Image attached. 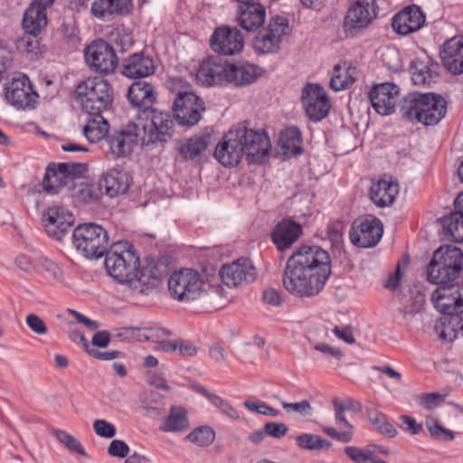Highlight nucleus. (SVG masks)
I'll return each instance as SVG.
<instances>
[{
    "instance_id": "nucleus-12",
    "label": "nucleus",
    "mask_w": 463,
    "mask_h": 463,
    "mask_svg": "<svg viewBox=\"0 0 463 463\" xmlns=\"http://www.w3.org/2000/svg\"><path fill=\"white\" fill-rule=\"evenodd\" d=\"M383 225L375 216L367 214L356 218L349 232L351 242L360 248H373L381 241Z\"/></svg>"
},
{
    "instance_id": "nucleus-7",
    "label": "nucleus",
    "mask_w": 463,
    "mask_h": 463,
    "mask_svg": "<svg viewBox=\"0 0 463 463\" xmlns=\"http://www.w3.org/2000/svg\"><path fill=\"white\" fill-rule=\"evenodd\" d=\"M113 99L110 83L99 78H89L80 82L75 90V99L87 115H99L109 111Z\"/></svg>"
},
{
    "instance_id": "nucleus-60",
    "label": "nucleus",
    "mask_w": 463,
    "mask_h": 463,
    "mask_svg": "<svg viewBox=\"0 0 463 463\" xmlns=\"http://www.w3.org/2000/svg\"><path fill=\"white\" fill-rule=\"evenodd\" d=\"M129 452L128 444L121 439H114L108 448V453L111 457L125 458Z\"/></svg>"
},
{
    "instance_id": "nucleus-58",
    "label": "nucleus",
    "mask_w": 463,
    "mask_h": 463,
    "mask_svg": "<svg viewBox=\"0 0 463 463\" xmlns=\"http://www.w3.org/2000/svg\"><path fill=\"white\" fill-rule=\"evenodd\" d=\"M428 430L432 438L439 440L449 441L454 439V434L451 430L445 429L439 423L428 425Z\"/></svg>"
},
{
    "instance_id": "nucleus-6",
    "label": "nucleus",
    "mask_w": 463,
    "mask_h": 463,
    "mask_svg": "<svg viewBox=\"0 0 463 463\" xmlns=\"http://www.w3.org/2000/svg\"><path fill=\"white\" fill-rule=\"evenodd\" d=\"M463 270V253L457 247L436 250L427 267V279L432 284L455 288V281Z\"/></svg>"
},
{
    "instance_id": "nucleus-50",
    "label": "nucleus",
    "mask_w": 463,
    "mask_h": 463,
    "mask_svg": "<svg viewBox=\"0 0 463 463\" xmlns=\"http://www.w3.org/2000/svg\"><path fill=\"white\" fill-rule=\"evenodd\" d=\"M51 433L57 439V440L60 443L63 444L71 452L78 453L81 456H86V452L83 446L71 434L68 433L65 430L58 429H52L51 430Z\"/></svg>"
},
{
    "instance_id": "nucleus-44",
    "label": "nucleus",
    "mask_w": 463,
    "mask_h": 463,
    "mask_svg": "<svg viewBox=\"0 0 463 463\" xmlns=\"http://www.w3.org/2000/svg\"><path fill=\"white\" fill-rule=\"evenodd\" d=\"M354 71L355 69L345 61L343 64H335L333 68L330 88L334 91H340L350 88L355 81Z\"/></svg>"
},
{
    "instance_id": "nucleus-14",
    "label": "nucleus",
    "mask_w": 463,
    "mask_h": 463,
    "mask_svg": "<svg viewBox=\"0 0 463 463\" xmlns=\"http://www.w3.org/2000/svg\"><path fill=\"white\" fill-rule=\"evenodd\" d=\"M252 44L258 53H276L279 50L282 36L288 33V21L283 16H275L269 20L267 27L257 30Z\"/></svg>"
},
{
    "instance_id": "nucleus-54",
    "label": "nucleus",
    "mask_w": 463,
    "mask_h": 463,
    "mask_svg": "<svg viewBox=\"0 0 463 463\" xmlns=\"http://www.w3.org/2000/svg\"><path fill=\"white\" fill-rule=\"evenodd\" d=\"M365 412L369 421L374 426L376 430L386 420V415L379 411L373 402H368L365 406Z\"/></svg>"
},
{
    "instance_id": "nucleus-56",
    "label": "nucleus",
    "mask_w": 463,
    "mask_h": 463,
    "mask_svg": "<svg viewBox=\"0 0 463 463\" xmlns=\"http://www.w3.org/2000/svg\"><path fill=\"white\" fill-rule=\"evenodd\" d=\"M265 433L275 439H281L284 437L288 429L283 422L269 421L264 425Z\"/></svg>"
},
{
    "instance_id": "nucleus-51",
    "label": "nucleus",
    "mask_w": 463,
    "mask_h": 463,
    "mask_svg": "<svg viewBox=\"0 0 463 463\" xmlns=\"http://www.w3.org/2000/svg\"><path fill=\"white\" fill-rule=\"evenodd\" d=\"M411 71V80L415 85H430L434 81V76L430 72V69L420 62L414 65Z\"/></svg>"
},
{
    "instance_id": "nucleus-49",
    "label": "nucleus",
    "mask_w": 463,
    "mask_h": 463,
    "mask_svg": "<svg viewBox=\"0 0 463 463\" xmlns=\"http://www.w3.org/2000/svg\"><path fill=\"white\" fill-rule=\"evenodd\" d=\"M185 439L199 447H206L214 441L215 432L211 427L201 426L190 432Z\"/></svg>"
},
{
    "instance_id": "nucleus-32",
    "label": "nucleus",
    "mask_w": 463,
    "mask_h": 463,
    "mask_svg": "<svg viewBox=\"0 0 463 463\" xmlns=\"http://www.w3.org/2000/svg\"><path fill=\"white\" fill-rule=\"evenodd\" d=\"M442 63L454 74L463 73V39L453 37L446 41L440 52Z\"/></svg>"
},
{
    "instance_id": "nucleus-26",
    "label": "nucleus",
    "mask_w": 463,
    "mask_h": 463,
    "mask_svg": "<svg viewBox=\"0 0 463 463\" xmlns=\"http://www.w3.org/2000/svg\"><path fill=\"white\" fill-rule=\"evenodd\" d=\"M302 226L291 219H282L270 233L271 241L279 251L289 249L302 235Z\"/></svg>"
},
{
    "instance_id": "nucleus-64",
    "label": "nucleus",
    "mask_w": 463,
    "mask_h": 463,
    "mask_svg": "<svg viewBox=\"0 0 463 463\" xmlns=\"http://www.w3.org/2000/svg\"><path fill=\"white\" fill-rule=\"evenodd\" d=\"M315 350L324 354L327 357H334L340 360L343 356L341 349L333 347L326 343H318L314 346Z\"/></svg>"
},
{
    "instance_id": "nucleus-28",
    "label": "nucleus",
    "mask_w": 463,
    "mask_h": 463,
    "mask_svg": "<svg viewBox=\"0 0 463 463\" xmlns=\"http://www.w3.org/2000/svg\"><path fill=\"white\" fill-rule=\"evenodd\" d=\"M154 59L143 52H135L123 61L122 74L130 79H141L154 74Z\"/></svg>"
},
{
    "instance_id": "nucleus-55",
    "label": "nucleus",
    "mask_w": 463,
    "mask_h": 463,
    "mask_svg": "<svg viewBox=\"0 0 463 463\" xmlns=\"http://www.w3.org/2000/svg\"><path fill=\"white\" fill-rule=\"evenodd\" d=\"M332 403L335 410V423L343 427L345 429L344 430L353 431L354 427L345 418V408H343L342 402L337 398H335L332 400Z\"/></svg>"
},
{
    "instance_id": "nucleus-25",
    "label": "nucleus",
    "mask_w": 463,
    "mask_h": 463,
    "mask_svg": "<svg viewBox=\"0 0 463 463\" xmlns=\"http://www.w3.org/2000/svg\"><path fill=\"white\" fill-rule=\"evenodd\" d=\"M424 23V14L419 6L412 5L394 14L392 20V27L396 33L408 35L419 31Z\"/></svg>"
},
{
    "instance_id": "nucleus-39",
    "label": "nucleus",
    "mask_w": 463,
    "mask_h": 463,
    "mask_svg": "<svg viewBox=\"0 0 463 463\" xmlns=\"http://www.w3.org/2000/svg\"><path fill=\"white\" fill-rule=\"evenodd\" d=\"M69 191L73 199L86 204L97 203L100 197L99 184L83 182L81 177L71 183Z\"/></svg>"
},
{
    "instance_id": "nucleus-11",
    "label": "nucleus",
    "mask_w": 463,
    "mask_h": 463,
    "mask_svg": "<svg viewBox=\"0 0 463 463\" xmlns=\"http://www.w3.org/2000/svg\"><path fill=\"white\" fill-rule=\"evenodd\" d=\"M84 57L90 69L101 75L114 72L118 63L114 48L102 39L94 40L87 45Z\"/></svg>"
},
{
    "instance_id": "nucleus-21",
    "label": "nucleus",
    "mask_w": 463,
    "mask_h": 463,
    "mask_svg": "<svg viewBox=\"0 0 463 463\" xmlns=\"http://www.w3.org/2000/svg\"><path fill=\"white\" fill-rule=\"evenodd\" d=\"M42 222L49 237L62 241L74 223V216L61 206L52 205L43 213Z\"/></svg>"
},
{
    "instance_id": "nucleus-22",
    "label": "nucleus",
    "mask_w": 463,
    "mask_h": 463,
    "mask_svg": "<svg viewBox=\"0 0 463 463\" xmlns=\"http://www.w3.org/2000/svg\"><path fill=\"white\" fill-rule=\"evenodd\" d=\"M222 281L229 288L238 287L243 282L249 283L256 278V269L250 259L241 258L231 264H225L220 269Z\"/></svg>"
},
{
    "instance_id": "nucleus-59",
    "label": "nucleus",
    "mask_w": 463,
    "mask_h": 463,
    "mask_svg": "<svg viewBox=\"0 0 463 463\" xmlns=\"http://www.w3.org/2000/svg\"><path fill=\"white\" fill-rule=\"evenodd\" d=\"M213 405L219 408L222 413L230 417L231 419L237 420L240 418L239 412L233 408L228 402L224 401L220 396L216 395L213 397Z\"/></svg>"
},
{
    "instance_id": "nucleus-3",
    "label": "nucleus",
    "mask_w": 463,
    "mask_h": 463,
    "mask_svg": "<svg viewBox=\"0 0 463 463\" xmlns=\"http://www.w3.org/2000/svg\"><path fill=\"white\" fill-rule=\"evenodd\" d=\"M400 113L409 121L435 126L447 113V101L440 94L433 92H410L402 99Z\"/></svg>"
},
{
    "instance_id": "nucleus-1",
    "label": "nucleus",
    "mask_w": 463,
    "mask_h": 463,
    "mask_svg": "<svg viewBox=\"0 0 463 463\" xmlns=\"http://www.w3.org/2000/svg\"><path fill=\"white\" fill-rule=\"evenodd\" d=\"M329 253L318 245L301 244L288 259L283 271V286L300 298L317 296L331 274Z\"/></svg>"
},
{
    "instance_id": "nucleus-43",
    "label": "nucleus",
    "mask_w": 463,
    "mask_h": 463,
    "mask_svg": "<svg viewBox=\"0 0 463 463\" xmlns=\"http://www.w3.org/2000/svg\"><path fill=\"white\" fill-rule=\"evenodd\" d=\"M189 428L187 411L181 406H172L159 430L164 432H178Z\"/></svg>"
},
{
    "instance_id": "nucleus-48",
    "label": "nucleus",
    "mask_w": 463,
    "mask_h": 463,
    "mask_svg": "<svg viewBox=\"0 0 463 463\" xmlns=\"http://www.w3.org/2000/svg\"><path fill=\"white\" fill-rule=\"evenodd\" d=\"M376 450L384 453L382 448L376 445H368L364 449L354 446L345 447L344 449L345 453L354 463H369L376 455Z\"/></svg>"
},
{
    "instance_id": "nucleus-30",
    "label": "nucleus",
    "mask_w": 463,
    "mask_h": 463,
    "mask_svg": "<svg viewBox=\"0 0 463 463\" xmlns=\"http://www.w3.org/2000/svg\"><path fill=\"white\" fill-rule=\"evenodd\" d=\"M265 19L266 8L259 0L250 4L240 5L238 8V23L247 32H255L260 29Z\"/></svg>"
},
{
    "instance_id": "nucleus-5",
    "label": "nucleus",
    "mask_w": 463,
    "mask_h": 463,
    "mask_svg": "<svg viewBox=\"0 0 463 463\" xmlns=\"http://www.w3.org/2000/svg\"><path fill=\"white\" fill-rule=\"evenodd\" d=\"M105 256L104 265L108 274L119 283L128 284L137 279L140 260L135 247L128 241H118L110 246Z\"/></svg>"
},
{
    "instance_id": "nucleus-29",
    "label": "nucleus",
    "mask_w": 463,
    "mask_h": 463,
    "mask_svg": "<svg viewBox=\"0 0 463 463\" xmlns=\"http://www.w3.org/2000/svg\"><path fill=\"white\" fill-rule=\"evenodd\" d=\"M227 83L237 87L248 86L261 76V68L246 61L228 62Z\"/></svg>"
},
{
    "instance_id": "nucleus-18",
    "label": "nucleus",
    "mask_w": 463,
    "mask_h": 463,
    "mask_svg": "<svg viewBox=\"0 0 463 463\" xmlns=\"http://www.w3.org/2000/svg\"><path fill=\"white\" fill-rule=\"evenodd\" d=\"M375 0H356L344 18L343 28L347 35L354 36L366 28L377 15Z\"/></svg>"
},
{
    "instance_id": "nucleus-35",
    "label": "nucleus",
    "mask_w": 463,
    "mask_h": 463,
    "mask_svg": "<svg viewBox=\"0 0 463 463\" xmlns=\"http://www.w3.org/2000/svg\"><path fill=\"white\" fill-rule=\"evenodd\" d=\"M399 193L398 184L390 179H379L370 188V199L380 208L392 205Z\"/></svg>"
},
{
    "instance_id": "nucleus-17",
    "label": "nucleus",
    "mask_w": 463,
    "mask_h": 463,
    "mask_svg": "<svg viewBox=\"0 0 463 463\" xmlns=\"http://www.w3.org/2000/svg\"><path fill=\"white\" fill-rule=\"evenodd\" d=\"M245 39L235 26L221 25L214 29L210 37L211 49L220 55L233 56L243 50Z\"/></svg>"
},
{
    "instance_id": "nucleus-63",
    "label": "nucleus",
    "mask_w": 463,
    "mask_h": 463,
    "mask_svg": "<svg viewBox=\"0 0 463 463\" xmlns=\"http://www.w3.org/2000/svg\"><path fill=\"white\" fill-rule=\"evenodd\" d=\"M146 382L150 385H154L158 389L166 392H169L171 390L170 386L166 383L164 373L162 372H148Z\"/></svg>"
},
{
    "instance_id": "nucleus-24",
    "label": "nucleus",
    "mask_w": 463,
    "mask_h": 463,
    "mask_svg": "<svg viewBox=\"0 0 463 463\" xmlns=\"http://www.w3.org/2000/svg\"><path fill=\"white\" fill-rule=\"evenodd\" d=\"M128 100L130 105L137 109L138 113L155 109L156 103V92L155 86L146 80L134 81L128 90Z\"/></svg>"
},
{
    "instance_id": "nucleus-38",
    "label": "nucleus",
    "mask_w": 463,
    "mask_h": 463,
    "mask_svg": "<svg viewBox=\"0 0 463 463\" xmlns=\"http://www.w3.org/2000/svg\"><path fill=\"white\" fill-rule=\"evenodd\" d=\"M86 123L82 128L83 135L90 143H98L109 135V125L103 114L87 115Z\"/></svg>"
},
{
    "instance_id": "nucleus-15",
    "label": "nucleus",
    "mask_w": 463,
    "mask_h": 463,
    "mask_svg": "<svg viewBox=\"0 0 463 463\" xmlns=\"http://www.w3.org/2000/svg\"><path fill=\"white\" fill-rule=\"evenodd\" d=\"M168 274L169 268L165 260L146 259V265L138 269L137 279L132 282V292L148 295Z\"/></svg>"
},
{
    "instance_id": "nucleus-61",
    "label": "nucleus",
    "mask_w": 463,
    "mask_h": 463,
    "mask_svg": "<svg viewBox=\"0 0 463 463\" xmlns=\"http://www.w3.org/2000/svg\"><path fill=\"white\" fill-rule=\"evenodd\" d=\"M282 407L287 411H293L295 412H298L301 415H310L311 414V405L308 401L303 400L298 402H281Z\"/></svg>"
},
{
    "instance_id": "nucleus-31",
    "label": "nucleus",
    "mask_w": 463,
    "mask_h": 463,
    "mask_svg": "<svg viewBox=\"0 0 463 463\" xmlns=\"http://www.w3.org/2000/svg\"><path fill=\"white\" fill-rule=\"evenodd\" d=\"M455 211L440 219L444 235L455 242H463V192L454 201Z\"/></svg>"
},
{
    "instance_id": "nucleus-41",
    "label": "nucleus",
    "mask_w": 463,
    "mask_h": 463,
    "mask_svg": "<svg viewBox=\"0 0 463 463\" xmlns=\"http://www.w3.org/2000/svg\"><path fill=\"white\" fill-rule=\"evenodd\" d=\"M211 135H195L179 147V153L184 160H196L210 144Z\"/></svg>"
},
{
    "instance_id": "nucleus-42",
    "label": "nucleus",
    "mask_w": 463,
    "mask_h": 463,
    "mask_svg": "<svg viewBox=\"0 0 463 463\" xmlns=\"http://www.w3.org/2000/svg\"><path fill=\"white\" fill-rule=\"evenodd\" d=\"M165 335V330L163 329H155V328H145L141 329L138 327H123L120 328L115 337L118 338L122 342H131V341H150L155 340V338H159Z\"/></svg>"
},
{
    "instance_id": "nucleus-9",
    "label": "nucleus",
    "mask_w": 463,
    "mask_h": 463,
    "mask_svg": "<svg viewBox=\"0 0 463 463\" xmlns=\"http://www.w3.org/2000/svg\"><path fill=\"white\" fill-rule=\"evenodd\" d=\"M86 171V165L82 163L50 164L43 180V189L49 194H57L64 187L70 190L71 183L80 179Z\"/></svg>"
},
{
    "instance_id": "nucleus-52",
    "label": "nucleus",
    "mask_w": 463,
    "mask_h": 463,
    "mask_svg": "<svg viewBox=\"0 0 463 463\" xmlns=\"http://www.w3.org/2000/svg\"><path fill=\"white\" fill-rule=\"evenodd\" d=\"M243 404L250 411H255L261 415L278 417L280 414L279 410L269 407L264 402H255L251 401H245Z\"/></svg>"
},
{
    "instance_id": "nucleus-34",
    "label": "nucleus",
    "mask_w": 463,
    "mask_h": 463,
    "mask_svg": "<svg viewBox=\"0 0 463 463\" xmlns=\"http://www.w3.org/2000/svg\"><path fill=\"white\" fill-rule=\"evenodd\" d=\"M132 8V0H95L91 5V14L96 18L110 21L115 14H128Z\"/></svg>"
},
{
    "instance_id": "nucleus-37",
    "label": "nucleus",
    "mask_w": 463,
    "mask_h": 463,
    "mask_svg": "<svg viewBox=\"0 0 463 463\" xmlns=\"http://www.w3.org/2000/svg\"><path fill=\"white\" fill-rule=\"evenodd\" d=\"M436 330L440 339L451 342L458 336H463V309L442 316Z\"/></svg>"
},
{
    "instance_id": "nucleus-53",
    "label": "nucleus",
    "mask_w": 463,
    "mask_h": 463,
    "mask_svg": "<svg viewBox=\"0 0 463 463\" xmlns=\"http://www.w3.org/2000/svg\"><path fill=\"white\" fill-rule=\"evenodd\" d=\"M93 430L98 436L107 439L113 438L117 432L115 426L105 420H94Z\"/></svg>"
},
{
    "instance_id": "nucleus-46",
    "label": "nucleus",
    "mask_w": 463,
    "mask_h": 463,
    "mask_svg": "<svg viewBox=\"0 0 463 463\" xmlns=\"http://www.w3.org/2000/svg\"><path fill=\"white\" fill-rule=\"evenodd\" d=\"M39 34L24 33L22 37L15 40V48L21 53H25L31 60L37 59L42 53V45Z\"/></svg>"
},
{
    "instance_id": "nucleus-16",
    "label": "nucleus",
    "mask_w": 463,
    "mask_h": 463,
    "mask_svg": "<svg viewBox=\"0 0 463 463\" xmlns=\"http://www.w3.org/2000/svg\"><path fill=\"white\" fill-rule=\"evenodd\" d=\"M5 95L10 105L23 110L33 109L39 98L29 78L23 73H19L11 82L5 84Z\"/></svg>"
},
{
    "instance_id": "nucleus-2",
    "label": "nucleus",
    "mask_w": 463,
    "mask_h": 463,
    "mask_svg": "<svg viewBox=\"0 0 463 463\" xmlns=\"http://www.w3.org/2000/svg\"><path fill=\"white\" fill-rule=\"evenodd\" d=\"M270 142L264 131L240 127L231 129L214 150L215 159L224 166L237 165L243 156L249 163L260 164L269 155Z\"/></svg>"
},
{
    "instance_id": "nucleus-36",
    "label": "nucleus",
    "mask_w": 463,
    "mask_h": 463,
    "mask_svg": "<svg viewBox=\"0 0 463 463\" xmlns=\"http://www.w3.org/2000/svg\"><path fill=\"white\" fill-rule=\"evenodd\" d=\"M453 288L443 287L441 291H436L434 305L442 316L463 309V286L458 287L455 291H452Z\"/></svg>"
},
{
    "instance_id": "nucleus-62",
    "label": "nucleus",
    "mask_w": 463,
    "mask_h": 463,
    "mask_svg": "<svg viewBox=\"0 0 463 463\" xmlns=\"http://www.w3.org/2000/svg\"><path fill=\"white\" fill-rule=\"evenodd\" d=\"M323 431L332 439H335L343 443H348L352 441L354 431L352 430H342L338 431L332 427H324Z\"/></svg>"
},
{
    "instance_id": "nucleus-40",
    "label": "nucleus",
    "mask_w": 463,
    "mask_h": 463,
    "mask_svg": "<svg viewBox=\"0 0 463 463\" xmlns=\"http://www.w3.org/2000/svg\"><path fill=\"white\" fill-rule=\"evenodd\" d=\"M23 28L24 33L40 34L47 25V13L43 6L30 5L26 9L23 18Z\"/></svg>"
},
{
    "instance_id": "nucleus-8",
    "label": "nucleus",
    "mask_w": 463,
    "mask_h": 463,
    "mask_svg": "<svg viewBox=\"0 0 463 463\" xmlns=\"http://www.w3.org/2000/svg\"><path fill=\"white\" fill-rule=\"evenodd\" d=\"M71 240L77 251L90 260L103 257L109 247L107 230L96 222L79 224L73 230Z\"/></svg>"
},
{
    "instance_id": "nucleus-33",
    "label": "nucleus",
    "mask_w": 463,
    "mask_h": 463,
    "mask_svg": "<svg viewBox=\"0 0 463 463\" xmlns=\"http://www.w3.org/2000/svg\"><path fill=\"white\" fill-rule=\"evenodd\" d=\"M129 181L128 173L113 168L102 175L99 186L100 191L104 189L106 194L112 198L127 193L130 185Z\"/></svg>"
},
{
    "instance_id": "nucleus-13",
    "label": "nucleus",
    "mask_w": 463,
    "mask_h": 463,
    "mask_svg": "<svg viewBox=\"0 0 463 463\" xmlns=\"http://www.w3.org/2000/svg\"><path fill=\"white\" fill-rule=\"evenodd\" d=\"M205 104L202 98L192 91H179L173 103V115L182 126L193 127L202 119Z\"/></svg>"
},
{
    "instance_id": "nucleus-27",
    "label": "nucleus",
    "mask_w": 463,
    "mask_h": 463,
    "mask_svg": "<svg viewBox=\"0 0 463 463\" xmlns=\"http://www.w3.org/2000/svg\"><path fill=\"white\" fill-rule=\"evenodd\" d=\"M228 62L218 56H211L203 61L197 71L196 78L205 86L227 83Z\"/></svg>"
},
{
    "instance_id": "nucleus-4",
    "label": "nucleus",
    "mask_w": 463,
    "mask_h": 463,
    "mask_svg": "<svg viewBox=\"0 0 463 463\" xmlns=\"http://www.w3.org/2000/svg\"><path fill=\"white\" fill-rule=\"evenodd\" d=\"M175 118L169 111L153 109L137 113L135 125L138 127L141 146L164 147L175 132Z\"/></svg>"
},
{
    "instance_id": "nucleus-57",
    "label": "nucleus",
    "mask_w": 463,
    "mask_h": 463,
    "mask_svg": "<svg viewBox=\"0 0 463 463\" xmlns=\"http://www.w3.org/2000/svg\"><path fill=\"white\" fill-rule=\"evenodd\" d=\"M25 322L27 326L37 335H44L48 331L44 321L35 314H29L25 318Z\"/></svg>"
},
{
    "instance_id": "nucleus-45",
    "label": "nucleus",
    "mask_w": 463,
    "mask_h": 463,
    "mask_svg": "<svg viewBox=\"0 0 463 463\" xmlns=\"http://www.w3.org/2000/svg\"><path fill=\"white\" fill-rule=\"evenodd\" d=\"M302 133L298 127L287 128L280 133L279 144L283 152L288 155L297 156L302 153Z\"/></svg>"
},
{
    "instance_id": "nucleus-10",
    "label": "nucleus",
    "mask_w": 463,
    "mask_h": 463,
    "mask_svg": "<svg viewBox=\"0 0 463 463\" xmlns=\"http://www.w3.org/2000/svg\"><path fill=\"white\" fill-rule=\"evenodd\" d=\"M204 281L196 270L183 269L175 271L168 279V290L173 298L180 302H189L197 299Z\"/></svg>"
},
{
    "instance_id": "nucleus-20",
    "label": "nucleus",
    "mask_w": 463,
    "mask_h": 463,
    "mask_svg": "<svg viewBox=\"0 0 463 463\" xmlns=\"http://www.w3.org/2000/svg\"><path fill=\"white\" fill-rule=\"evenodd\" d=\"M301 101L309 120L319 122L327 117L331 104L324 90L317 83H307L302 90Z\"/></svg>"
},
{
    "instance_id": "nucleus-23",
    "label": "nucleus",
    "mask_w": 463,
    "mask_h": 463,
    "mask_svg": "<svg viewBox=\"0 0 463 463\" xmlns=\"http://www.w3.org/2000/svg\"><path fill=\"white\" fill-rule=\"evenodd\" d=\"M399 91V87L392 82L375 85L369 92L372 107L379 115L388 116L392 114Z\"/></svg>"
},
{
    "instance_id": "nucleus-47",
    "label": "nucleus",
    "mask_w": 463,
    "mask_h": 463,
    "mask_svg": "<svg viewBox=\"0 0 463 463\" xmlns=\"http://www.w3.org/2000/svg\"><path fill=\"white\" fill-rule=\"evenodd\" d=\"M297 445L305 450L320 451L328 450L332 447V443L312 433H303L295 437Z\"/></svg>"
},
{
    "instance_id": "nucleus-19",
    "label": "nucleus",
    "mask_w": 463,
    "mask_h": 463,
    "mask_svg": "<svg viewBox=\"0 0 463 463\" xmlns=\"http://www.w3.org/2000/svg\"><path fill=\"white\" fill-rule=\"evenodd\" d=\"M137 130L138 127L131 121L121 129L110 131L109 135H107L105 142L114 157H127L136 146H141V137Z\"/></svg>"
}]
</instances>
